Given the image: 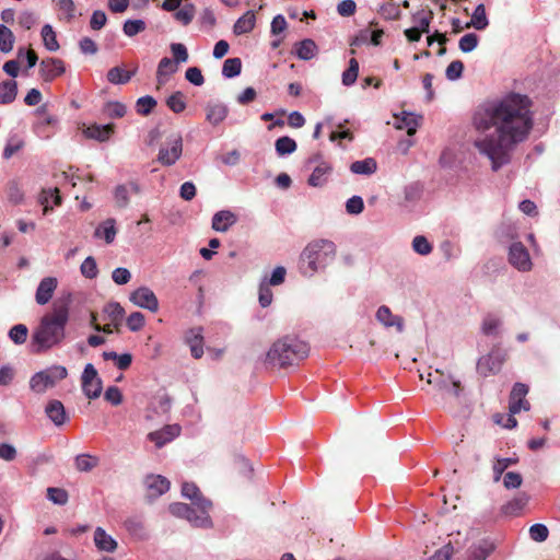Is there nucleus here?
<instances>
[{"label":"nucleus","mask_w":560,"mask_h":560,"mask_svg":"<svg viewBox=\"0 0 560 560\" xmlns=\"http://www.w3.org/2000/svg\"><path fill=\"white\" fill-rule=\"evenodd\" d=\"M40 203L44 206V214H46L54 206H59L61 203V197L59 195V189H44L40 196Z\"/></svg>","instance_id":"38"},{"label":"nucleus","mask_w":560,"mask_h":560,"mask_svg":"<svg viewBox=\"0 0 560 560\" xmlns=\"http://www.w3.org/2000/svg\"><path fill=\"white\" fill-rule=\"evenodd\" d=\"M528 393V387L523 383H516L510 394V412L515 415L522 409L528 410L529 402L525 400V396Z\"/></svg>","instance_id":"15"},{"label":"nucleus","mask_w":560,"mask_h":560,"mask_svg":"<svg viewBox=\"0 0 560 560\" xmlns=\"http://www.w3.org/2000/svg\"><path fill=\"white\" fill-rule=\"evenodd\" d=\"M296 142L287 136L280 137L276 140L275 148L279 156L288 155L296 150Z\"/></svg>","instance_id":"43"},{"label":"nucleus","mask_w":560,"mask_h":560,"mask_svg":"<svg viewBox=\"0 0 560 560\" xmlns=\"http://www.w3.org/2000/svg\"><path fill=\"white\" fill-rule=\"evenodd\" d=\"M66 72L65 62L59 58H45L39 63V74L45 82H52Z\"/></svg>","instance_id":"12"},{"label":"nucleus","mask_w":560,"mask_h":560,"mask_svg":"<svg viewBox=\"0 0 560 560\" xmlns=\"http://www.w3.org/2000/svg\"><path fill=\"white\" fill-rule=\"evenodd\" d=\"M376 319L385 327H395L398 332L404 330V319L398 315H394L389 307L380 306L376 312Z\"/></svg>","instance_id":"18"},{"label":"nucleus","mask_w":560,"mask_h":560,"mask_svg":"<svg viewBox=\"0 0 560 560\" xmlns=\"http://www.w3.org/2000/svg\"><path fill=\"white\" fill-rule=\"evenodd\" d=\"M412 248L416 253L423 255V256L429 255L432 252V245L422 235H418L413 238Z\"/></svg>","instance_id":"61"},{"label":"nucleus","mask_w":560,"mask_h":560,"mask_svg":"<svg viewBox=\"0 0 560 560\" xmlns=\"http://www.w3.org/2000/svg\"><path fill=\"white\" fill-rule=\"evenodd\" d=\"M330 172H331L330 164L327 162H320L313 170V172L308 178V184L313 187H322L323 185L326 184Z\"/></svg>","instance_id":"25"},{"label":"nucleus","mask_w":560,"mask_h":560,"mask_svg":"<svg viewBox=\"0 0 560 560\" xmlns=\"http://www.w3.org/2000/svg\"><path fill=\"white\" fill-rule=\"evenodd\" d=\"M147 27V24L142 20H127L124 23L122 31L125 35L132 37L141 32H143Z\"/></svg>","instance_id":"53"},{"label":"nucleus","mask_w":560,"mask_h":560,"mask_svg":"<svg viewBox=\"0 0 560 560\" xmlns=\"http://www.w3.org/2000/svg\"><path fill=\"white\" fill-rule=\"evenodd\" d=\"M501 326V320L498 316L489 314L482 322V331L486 335H497Z\"/></svg>","instance_id":"56"},{"label":"nucleus","mask_w":560,"mask_h":560,"mask_svg":"<svg viewBox=\"0 0 560 560\" xmlns=\"http://www.w3.org/2000/svg\"><path fill=\"white\" fill-rule=\"evenodd\" d=\"M294 50L298 58L302 60H310L317 54V45L313 39H303L294 45Z\"/></svg>","instance_id":"29"},{"label":"nucleus","mask_w":560,"mask_h":560,"mask_svg":"<svg viewBox=\"0 0 560 560\" xmlns=\"http://www.w3.org/2000/svg\"><path fill=\"white\" fill-rule=\"evenodd\" d=\"M24 147V140L19 136H12L8 139L3 149V158L9 160Z\"/></svg>","instance_id":"47"},{"label":"nucleus","mask_w":560,"mask_h":560,"mask_svg":"<svg viewBox=\"0 0 560 560\" xmlns=\"http://www.w3.org/2000/svg\"><path fill=\"white\" fill-rule=\"evenodd\" d=\"M383 35H384L383 30H374L371 32L369 30H365L360 33V36L357 37V39L352 43V45H357L358 40L366 42L368 38H370L371 43L373 45L377 46L381 44V39H382Z\"/></svg>","instance_id":"58"},{"label":"nucleus","mask_w":560,"mask_h":560,"mask_svg":"<svg viewBox=\"0 0 560 560\" xmlns=\"http://www.w3.org/2000/svg\"><path fill=\"white\" fill-rule=\"evenodd\" d=\"M494 546L489 540H481L474 545L469 549V560H486L487 557L492 552Z\"/></svg>","instance_id":"32"},{"label":"nucleus","mask_w":560,"mask_h":560,"mask_svg":"<svg viewBox=\"0 0 560 560\" xmlns=\"http://www.w3.org/2000/svg\"><path fill=\"white\" fill-rule=\"evenodd\" d=\"M549 530L544 524H534L529 528V537L534 541L542 542L548 538Z\"/></svg>","instance_id":"60"},{"label":"nucleus","mask_w":560,"mask_h":560,"mask_svg":"<svg viewBox=\"0 0 560 560\" xmlns=\"http://www.w3.org/2000/svg\"><path fill=\"white\" fill-rule=\"evenodd\" d=\"M489 25V21L486 14V9L482 3L478 4L472 12L470 23L467 24V27L472 26L476 30L482 31Z\"/></svg>","instance_id":"40"},{"label":"nucleus","mask_w":560,"mask_h":560,"mask_svg":"<svg viewBox=\"0 0 560 560\" xmlns=\"http://www.w3.org/2000/svg\"><path fill=\"white\" fill-rule=\"evenodd\" d=\"M359 74V62L355 58H351L349 61V67L342 73V84L346 86H350L354 84Z\"/></svg>","instance_id":"49"},{"label":"nucleus","mask_w":560,"mask_h":560,"mask_svg":"<svg viewBox=\"0 0 560 560\" xmlns=\"http://www.w3.org/2000/svg\"><path fill=\"white\" fill-rule=\"evenodd\" d=\"M237 221V217L230 210H221L212 218V229L217 232H226Z\"/></svg>","instance_id":"19"},{"label":"nucleus","mask_w":560,"mask_h":560,"mask_svg":"<svg viewBox=\"0 0 560 560\" xmlns=\"http://www.w3.org/2000/svg\"><path fill=\"white\" fill-rule=\"evenodd\" d=\"M150 497H159L170 489V481L161 475H150L145 478Z\"/></svg>","instance_id":"22"},{"label":"nucleus","mask_w":560,"mask_h":560,"mask_svg":"<svg viewBox=\"0 0 560 560\" xmlns=\"http://www.w3.org/2000/svg\"><path fill=\"white\" fill-rule=\"evenodd\" d=\"M28 335V329L23 324H18L13 326L9 331L10 339L16 343L22 345L26 341Z\"/></svg>","instance_id":"55"},{"label":"nucleus","mask_w":560,"mask_h":560,"mask_svg":"<svg viewBox=\"0 0 560 560\" xmlns=\"http://www.w3.org/2000/svg\"><path fill=\"white\" fill-rule=\"evenodd\" d=\"M116 221L114 219H107L102 222L95 230L94 236L97 238H104L107 244L114 242L116 237Z\"/></svg>","instance_id":"28"},{"label":"nucleus","mask_w":560,"mask_h":560,"mask_svg":"<svg viewBox=\"0 0 560 560\" xmlns=\"http://www.w3.org/2000/svg\"><path fill=\"white\" fill-rule=\"evenodd\" d=\"M228 116V108L223 104H212L207 106V120L217 126L222 122Z\"/></svg>","instance_id":"33"},{"label":"nucleus","mask_w":560,"mask_h":560,"mask_svg":"<svg viewBox=\"0 0 560 560\" xmlns=\"http://www.w3.org/2000/svg\"><path fill=\"white\" fill-rule=\"evenodd\" d=\"M145 324L144 315L140 312H133L127 317V326L131 331H139Z\"/></svg>","instance_id":"62"},{"label":"nucleus","mask_w":560,"mask_h":560,"mask_svg":"<svg viewBox=\"0 0 560 560\" xmlns=\"http://www.w3.org/2000/svg\"><path fill=\"white\" fill-rule=\"evenodd\" d=\"M256 23V16L253 11H247L234 24L233 32L235 35L246 34L253 31Z\"/></svg>","instance_id":"31"},{"label":"nucleus","mask_w":560,"mask_h":560,"mask_svg":"<svg viewBox=\"0 0 560 560\" xmlns=\"http://www.w3.org/2000/svg\"><path fill=\"white\" fill-rule=\"evenodd\" d=\"M509 261L520 271H528L532 268V260L528 250L522 243H513L511 245Z\"/></svg>","instance_id":"13"},{"label":"nucleus","mask_w":560,"mask_h":560,"mask_svg":"<svg viewBox=\"0 0 560 560\" xmlns=\"http://www.w3.org/2000/svg\"><path fill=\"white\" fill-rule=\"evenodd\" d=\"M196 15V7L187 0L175 12L174 19L179 24L186 26L190 24Z\"/></svg>","instance_id":"30"},{"label":"nucleus","mask_w":560,"mask_h":560,"mask_svg":"<svg viewBox=\"0 0 560 560\" xmlns=\"http://www.w3.org/2000/svg\"><path fill=\"white\" fill-rule=\"evenodd\" d=\"M528 503V497L525 493H521L513 498L511 501L502 505L501 512L505 516H518Z\"/></svg>","instance_id":"24"},{"label":"nucleus","mask_w":560,"mask_h":560,"mask_svg":"<svg viewBox=\"0 0 560 560\" xmlns=\"http://www.w3.org/2000/svg\"><path fill=\"white\" fill-rule=\"evenodd\" d=\"M104 313L107 315L112 324L117 327L125 315V310L119 303L112 302L105 305Z\"/></svg>","instance_id":"44"},{"label":"nucleus","mask_w":560,"mask_h":560,"mask_svg":"<svg viewBox=\"0 0 560 560\" xmlns=\"http://www.w3.org/2000/svg\"><path fill=\"white\" fill-rule=\"evenodd\" d=\"M130 301L141 307L149 310L152 313L159 311V300L155 293L148 287H140L130 294Z\"/></svg>","instance_id":"10"},{"label":"nucleus","mask_w":560,"mask_h":560,"mask_svg":"<svg viewBox=\"0 0 560 560\" xmlns=\"http://www.w3.org/2000/svg\"><path fill=\"white\" fill-rule=\"evenodd\" d=\"M242 61L240 58H229L224 61L222 67V74L225 78H234L241 73Z\"/></svg>","instance_id":"46"},{"label":"nucleus","mask_w":560,"mask_h":560,"mask_svg":"<svg viewBox=\"0 0 560 560\" xmlns=\"http://www.w3.org/2000/svg\"><path fill=\"white\" fill-rule=\"evenodd\" d=\"M57 11L59 20L71 22L77 16V7L72 0H58Z\"/></svg>","instance_id":"34"},{"label":"nucleus","mask_w":560,"mask_h":560,"mask_svg":"<svg viewBox=\"0 0 560 560\" xmlns=\"http://www.w3.org/2000/svg\"><path fill=\"white\" fill-rule=\"evenodd\" d=\"M464 70V63L460 60L452 61L445 71V75L448 80H457L462 77Z\"/></svg>","instance_id":"63"},{"label":"nucleus","mask_w":560,"mask_h":560,"mask_svg":"<svg viewBox=\"0 0 560 560\" xmlns=\"http://www.w3.org/2000/svg\"><path fill=\"white\" fill-rule=\"evenodd\" d=\"M310 353L308 345L291 336H285L272 343L265 357V365L267 369L287 368L299 364L307 358Z\"/></svg>","instance_id":"3"},{"label":"nucleus","mask_w":560,"mask_h":560,"mask_svg":"<svg viewBox=\"0 0 560 560\" xmlns=\"http://www.w3.org/2000/svg\"><path fill=\"white\" fill-rule=\"evenodd\" d=\"M376 162L374 159H364L355 161L351 164L350 170L354 174L370 175L376 171Z\"/></svg>","instance_id":"41"},{"label":"nucleus","mask_w":560,"mask_h":560,"mask_svg":"<svg viewBox=\"0 0 560 560\" xmlns=\"http://www.w3.org/2000/svg\"><path fill=\"white\" fill-rule=\"evenodd\" d=\"M530 108L528 96L509 93L476 110L472 122L481 135L474 144L491 161L493 171L509 163L513 148L527 138L533 128Z\"/></svg>","instance_id":"1"},{"label":"nucleus","mask_w":560,"mask_h":560,"mask_svg":"<svg viewBox=\"0 0 560 560\" xmlns=\"http://www.w3.org/2000/svg\"><path fill=\"white\" fill-rule=\"evenodd\" d=\"M203 330L201 327H194L185 331L184 341L189 347L191 357L200 359L203 355Z\"/></svg>","instance_id":"16"},{"label":"nucleus","mask_w":560,"mask_h":560,"mask_svg":"<svg viewBox=\"0 0 560 560\" xmlns=\"http://www.w3.org/2000/svg\"><path fill=\"white\" fill-rule=\"evenodd\" d=\"M415 19V23H416V28L420 32V33H429V27H430V23H431V19H432V13H420L418 15H415L413 16Z\"/></svg>","instance_id":"64"},{"label":"nucleus","mask_w":560,"mask_h":560,"mask_svg":"<svg viewBox=\"0 0 560 560\" xmlns=\"http://www.w3.org/2000/svg\"><path fill=\"white\" fill-rule=\"evenodd\" d=\"M18 93V84L13 80L4 81L0 83V104L12 103Z\"/></svg>","instance_id":"37"},{"label":"nucleus","mask_w":560,"mask_h":560,"mask_svg":"<svg viewBox=\"0 0 560 560\" xmlns=\"http://www.w3.org/2000/svg\"><path fill=\"white\" fill-rule=\"evenodd\" d=\"M74 464L79 471H91L98 465V458L90 454H81L75 457Z\"/></svg>","instance_id":"45"},{"label":"nucleus","mask_w":560,"mask_h":560,"mask_svg":"<svg viewBox=\"0 0 560 560\" xmlns=\"http://www.w3.org/2000/svg\"><path fill=\"white\" fill-rule=\"evenodd\" d=\"M183 154V138L180 133L168 136L160 145L156 161L163 166L174 165Z\"/></svg>","instance_id":"7"},{"label":"nucleus","mask_w":560,"mask_h":560,"mask_svg":"<svg viewBox=\"0 0 560 560\" xmlns=\"http://www.w3.org/2000/svg\"><path fill=\"white\" fill-rule=\"evenodd\" d=\"M427 382L433 384L438 389L447 392L456 397L460 393V382L454 380L451 375H444L440 370L429 373Z\"/></svg>","instance_id":"11"},{"label":"nucleus","mask_w":560,"mask_h":560,"mask_svg":"<svg viewBox=\"0 0 560 560\" xmlns=\"http://www.w3.org/2000/svg\"><path fill=\"white\" fill-rule=\"evenodd\" d=\"M14 35L12 31L0 24V50L2 52H9L13 48Z\"/></svg>","instance_id":"50"},{"label":"nucleus","mask_w":560,"mask_h":560,"mask_svg":"<svg viewBox=\"0 0 560 560\" xmlns=\"http://www.w3.org/2000/svg\"><path fill=\"white\" fill-rule=\"evenodd\" d=\"M47 417L55 425L60 427L67 421V413L63 404L60 400L52 399L48 401L45 408Z\"/></svg>","instance_id":"20"},{"label":"nucleus","mask_w":560,"mask_h":560,"mask_svg":"<svg viewBox=\"0 0 560 560\" xmlns=\"http://www.w3.org/2000/svg\"><path fill=\"white\" fill-rule=\"evenodd\" d=\"M421 119V116L404 112L401 116H395V126L397 129H406L407 133L412 136L420 126Z\"/></svg>","instance_id":"21"},{"label":"nucleus","mask_w":560,"mask_h":560,"mask_svg":"<svg viewBox=\"0 0 560 560\" xmlns=\"http://www.w3.org/2000/svg\"><path fill=\"white\" fill-rule=\"evenodd\" d=\"M68 371L65 366L52 365L43 371L35 373L30 380V388L34 393L43 394L48 388L56 386V384L65 380Z\"/></svg>","instance_id":"6"},{"label":"nucleus","mask_w":560,"mask_h":560,"mask_svg":"<svg viewBox=\"0 0 560 560\" xmlns=\"http://www.w3.org/2000/svg\"><path fill=\"white\" fill-rule=\"evenodd\" d=\"M58 281L55 277H46L44 278L36 290L35 300L37 304L45 305L47 304L54 295L55 290L57 289Z\"/></svg>","instance_id":"17"},{"label":"nucleus","mask_w":560,"mask_h":560,"mask_svg":"<svg viewBox=\"0 0 560 560\" xmlns=\"http://www.w3.org/2000/svg\"><path fill=\"white\" fill-rule=\"evenodd\" d=\"M114 132V125H92L84 130V135L90 139L106 141Z\"/></svg>","instance_id":"27"},{"label":"nucleus","mask_w":560,"mask_h":560,"mask_svg":"<svg viewBox=\"0 0 560 560\" xmlns=\"http://www.w3.org/2000/svg\"><path fill=\"white\" fill-rule=\"evenodd\" d=\"M135 71H128L121 67H114L107 72V80L113 84H126L130 81Z\"/></svg>","instance_id":"36"},{"label":"nucleus","mask_w":560,"mask_h":560,"mask_svg":"<svg viewBox=\"0 0 560 560\" xmlns=\"http://www.w3.org/2000/svg\"><path fill=\"white\" fill-rule=\"evenodd\" d=\"M68 320V306L66 304H55L51 312L42 317L38 327L33 332V351L40 353L59 345L65 338V329Z\"/></svg>","instance_id":"2"},{"label":"nucleus","mask_w":560,"mask_h":560,"mask_svg":"<svg viewBox=\"0 0 560 560\" xmlns=\"http://www.w3.org/2000/svg\"><path fill=\"white\" fill-rule=\"evenodd\" d=\"M56 124V117L51 115H40L37 122L34 126V130L38 137L43 139H48L54 133Z\"/></svg>","instance_id":"23"},{"label":"nucleus","mask_w":560,"mask_h":560,"mask_svg":"<svg viewBox=\"0 0 560 560\" xmlns=\"http://www.w3.org/2000/svg\"><path fill=\"white\" fill-rule=\"evenodd\" d=\"M479 43V37L475 33L465 34L458 43L459 49L463 52L472 51Z\"/></svg>","instance_id":"57"},{"label":"nucleus","mask_w":560,"mask_h":560,"mask_svg":"<svg viewBox=\"0 0 560 560\" xmlns=\"http://www.w3.org/2000/svg\"><path fill=\"white\" fill-rule=\"evenodd\" d=\"M212 508V503L210 501H201L198 503V508L191 509L186 503H172L168 506L170 512L177 517L186 518L192 526L195 527H210L211 518L209 516V511Z\"/></svg>","instance_id":"5"},{"label":"nucleus","mask_w":560,"mask_h":560,"mask_svg":"<svg viewBox=\"0 0 560 560\" xmlns=\"http://www.w3.org/2000/svg\"><path fill=\"white\" fill-rule=\"evenodd\" d=\"M104 113L109 118H121L126 115L127 108L120 102H108L104 107Z\"/></svg>","instance_id":"54"},{"label":"nucleus","mask_w":560,"mask_h":560,"mask_svg":"<svg viewBox=\"0 0 560 560\" xmlns=\"http://www.w3.org/2000/svg\"><path fill=\"white\" fill-rule=\"evenodd\" d=\"M182 494L186 499H189L194 506L198 508V503L201 501H208L202 497L199 488L192 482H183L182 485Z\"/></svg>","instance_id":"39"},{"label":"nucleus","mask_w":560,"mask_h":560,"mask_svg":"<svg viewBox=\"0 0 560 560\" xmlns=\"http://www.w3.org/2000/svg\"><path fill=\"white\" fill-rule=\"evenodd\" d=\"M182 428L178 424H167L160 430L150 432L148 440L153 442L158 448L163 447L180 434Z\"/></svg>","instance_id":"14"},{"label":"nucleus","mask_w":560,"mask_h":560,"mask_svg":"<svg viewBox=\"0 0 560 560\" xmlns=\"http://www.w3.org/2000/svg\"><path fill=\"white\" fill-rule=\"evenodd\" d=\"M94 542L98 550L113 552L117 548L116 540L108 535L102 527H97L94 532Z\"/></svg>","instance_id":"26"},{"label":"nucleus","mask_w":560,"mask_h":560,"mask_svg":"<svg viewBox=\"0 0 560 560\" xmlns=\"http://www.w3.org/2000/svg\"><path fill=\"white\" fill-rule=\"evenodd\" d=\"M177 70L176 63L167 58L164 57L160 60L156 71L158 81L160 84L164 83V78L171 75Z\"/></svg>","instance_id":"42"},{"label":"nucleus","mask_w":560,"mask_h":560,"mask_svg":"<svg viewBox=\"0 0 560 560\" xmlns=\"http://www.w3.org/2000/svg\"><path fill=\"white\" fill-rule=\"evenodd\" d=\"M102 381L93 364L85 365L82 374V390L90 398L95 399L102 393Z\"/></svg>","instance_id":"9"},{"label":"nucleus","mask_w":560,"mask_h":560,"mask_svg":"<svg viewBox=\"0 0 560 560\" xmlns=\"http://www.w3.org/2000/svg\"><path fill=\"white\" fill-rule=\"evenodd\" d=\"M166 105L168 106V108L176 113V114H179L185 110L186 108V98H185V95L182 93V92H175L173 93L171 96H168V98L166 100Z\"/></svg>","instance_id":"48"},{"label":"nucleus","mask_w":560,"mask_h":560,"mask_svg":"<svg viewBox=\"0 0 560 560\" xmlns=\"http://www.w3.org/2000/svg\"><path fill=\"white\" fill-rule=\"evenodd\" d=\"M506 359V353L500 348H493L489 354L481 357L477 362V372L483 377L497 374Z\"/></svg>","instance_id":"8"},{"label":"nucleus","mask_w":560,"mask_h":560,"mask_svg":"<svg viewBox=\"0 0 560 560\" xmlns=\"http://www.w3.org/2000/svg\"><path fill=\"white\" fill-rule=\"evenodd\" d=\"M47 499L57 505H65L69 500L68 492L62 488L49 487Z\"/></svg>","instance_id":"51"},{"label":"nucleus","mask_w":560,"mask_h":560,"mask_svg":"<svg viewBox=\"0 0 560 560\" xmlns=\"http://www.w3.org/2000/svg\"><path fill=\"white\" fill-rule=\"evenodd\" d=\"M156 106V101L152 96H142L136 103V110L139 115L148 116Z\"/></svg>","instance_id":"52"},{"label":"nucleus","mask_w":560,"mask_h":560,"mask_svg":"<svg viewBox=\"0 0 560 560\" xmlns=\"http://www.w3.org/2000/svg\"><path fill=\"white\" fill-rule=\"evenodd\" d=\"M80 270L81 273L88 279H94L98 273L96 261L91 256L84 259V261L81 264Z\"/></svg>","instance_id":"59"},{"label":"nucleus","mask_w":560,"mask_h":560,"mask_svg":"<svg viewBox=\"0 0 560 560\" xmlns=\"http://www.w3.org/2000/svg\"><path fill=\"white\" fill-rule=\"evenodd\" d=\"M43 44L49 51H57L60 45L57 40V34L50 24H45L40 32Z\"/></svg>","instance_id":"35"},{"label":"nucleus","mask_w":560,"mask_h":560,"mask_svg":"<svg viewBox=\"0 0 560 560\" xmlns=\"http://www.w3.org/2000/svg\"><path fill=\"white\" fill-rule=\"evenodd\" d=\"M336 245L328 240L311 242L302 252L300 270L304 276L312 277L335 259Z\"/></svg>","instance_id":"4"}]
</instances>
